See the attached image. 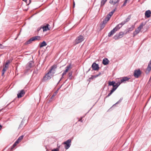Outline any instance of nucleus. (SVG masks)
<instances>
[{
    "label": "nucleus",
    "instance_id": "37998d69",
    "mask_svg": "<svg viewBox=\"0 0 151 151\" xmlns=\"http://www.w3.org/2000/svg\"><path fill=\"white\" fill-rule=\"evenodd\" d=\"M22 0L26 2V3L27 4V0ZM29 3L27 4V5H29L30 4V3L31 2V0H29Z\"/></svg>",
    "mask_w": 151,
    "mask_h": 151
},
{
    "label": "nucleus",
    "instance_id": "20e7f679",
    "mask_svg": "<svg viewBox=\"0 0 151 151\" xmlns=\"http://www.w3.org/2000/svg\"><path fill=\"white\" fill-rule=\"evenodd\" d=\"M83 40V36L80 35L78 36L74 42V44L76 45L81 42Z\"/></svg>",
    "mask_w": 151,
    "mask_h": 151
},
{
    "label": "nucleus",
    "instance_id": "b1692460",
    "mask_svg": "<svg viewBox=\"0 0 151 151\" xmlns=\"http://www.w3.org/2000/svg\"><path fill=\"white\" fill-rule=\"evenodd\" d=\"M115 83V82L114 81H109L108 83L109 86H112L113 87Z\"/></svg>",
    "mask_w": 151,
    "mask_h": 151
},
{
    "label": "nucleus",
    "instance_id": "4be33fe9",
    "mask_svg": "<svg viewBox=\"0 0 151 151\" xmlns=\"http://www.w3.org/2000/svg\"><path fill=\"white\" fill-rule=\"evenodd\" d=\"M119 1V0H111L110 1V3H112L113 5H115Z\"/></svg>",
    "mask_w": 151,
    "mask_h": 151
},
{
    "label": "nucleus",
    "instance_id": "79ce46f5",
    "mask_svg": "<svg viewBox=\"0 0 151 151\" xmlns=\"http://www.w3.org/2000/svg\"><path fill=\"white\" fill-rule=\"evenodd\" d=\"M94 78V75H92L91 77L89 78V80H92Z\"/></svg>",
    "mask_w": 151,
    "mask_h": 151
},
{
    "label": "nucleus",
    "instance_id": "dca6fc26",
    "mask_svg": "<svg viewBox=\"0 0 151 151\" xmlns=\"http://www.w3.org/2000/svg\"><path fill=\"white\" fill-rule=\"evenodd\" d=\"M151 14V12L150 10H148L146 11L145 12V16L147 18H149L150 17V14Z\"/></svg>",
    "mask_w": 151,
    "mask_h": 151
},
{
    "label": "nucleus",
    "instance_id": "f3484780",
    "mask_svg": "<svg viewBox=\"0 0 151 151\" xmlns=\"http://www.w3.org/2000/svg\"><path fill=\"white\" fill-rule=\"evenodd\" d=\"M141 30V29H140V27H138L133 32V36L134 37L138 34L140 32Z\"/></svg>",
    "mask_w": 151,
    "mask_h": 151
},
{
    "label": "nucleus",
    "instance_id": "6ab92c4d",
    "mask_svg": "<svg viewBox=\"0 0 151 151\" xmlns=\"http://www.w3.org/2000/svg\"><path fill=\"white\" fill-rule=\"evenodd\" d=\"M116 31L113 29L112 30L109 32V33L108 34V36L109 37H111L113 35Z\"/></svg>",
    "mask_w": 151,
    "mask_h": 151
},
{
    "label": "nucleus",
    "instance_id": "a211bd4d",
    "mask_svg": "<svg viewBox=\"0 0 151 151\" xmlns=\"http://www.w3.org/2000/svg\"><path fill=\"white\" fill-rule=\"evenodd\" d=\"M49 26V25L48 24H47L45 25L44 26L42 27L43 31L45 32L49 30L50 29L48 27Z\"/></svg>",
    "mask_w": 151,
    "mask_h": 151
},
{
    "label": "nucleus",
    "instance_id": "3c124183",
    "mask_svg": "<svg viewBox=\"0 0 151 151\" xmlns=\"http://www.w3.org/2000/svg\"><path fill=\"white\" fill-rule=\"evenodd\" d=\"M116 9V8H115V9H114L113 10H112L111 12H112V13L113 14V13H114V12L115 11V10Z\"/></svg>",
    "mask_w": 151,
    "mask_h": 151
},
{
    "label": "nucleus",
    "instance_id": "49530a36",
    "mask_svg": "<svg viewBox=\"0 0 151 151\" xmlns=\"http://www.w3.org/2000/svg\"><path fill=\"white\" fill-rule=\"evenodd\" d=\"M108 14L109 16H111V17L113 14L112 13V12H110Z\"/></svg>",
    "mask_w": 151,
    "mask_h": 151
},
{
    "label": "nucleus",
    "instance_id": "c756f323",
    "mask_svg": "<svg viewBox=\"0 0 151 151\" xmlns=\"http://www.w3.org/2000/svg\"><path fill=\"white\" fill-rule=\"evenodd\" d=\"M72 72H70L69 73L68 75H69V78L70 80H71L72 79V78L73 76H72Z\"/></svg>",
    "mask_w": 151,
    "mask_h": 151
},
{
    "label": "nucleus",
    "instance_id": "9b49d317",
    "mask_svg": "<svg viewBox=\"0 0 151 151\" xmlns=\"http://www.w3.org/2000/svg\"><path fill=\"white\" fill-rule=\"evenodd\" d=\"M71 67V65L70 64H69L67 66L65 67V70L64 71L63 73H62L63 76L65 75L66 73L68 72L69 69Z\"/></svg>",
    "mask_w": 151,
    "mask_h": 151
},
{
    "label": "nucleus",
    "instance_id": "bb28decb",
    "mask_svg": "<svg viewBox=\"0 0 151 151\" xmlns=\"http://www.w3.org/2000/svg\"><path fill=\"white\" fill-rule=\"evenodd\" d=\"M135 27L134 25H132L130 27H129L127 29L129 32H131L132 31Z\"/></svg>",
    "mask_w": 151,
    "mask_h": 151
},
{
    "label": "nucleus",
    "instance_id": "a19ab883",
    "mask_svg": "<svg viewBox=\"0 0 151 151\" xmlns=\"http://www.w3.org/2000/svg\"><path fill=\"white\" fill-rule=\"evenodd\" d=\"M10 104V103L8 104H7L5 107L4 108H2L1 109H0V112L2 110L4 109H5Z\"/></svg>",
    "mask_w": 151,
    "mask_h": 151
},
{
    "label": "nucleus",
    "instance_id": "aec40b11",
    "mask_svg": "<svg viewBox=\"0 0 151 151\" xmlns=\"http://www.w3.org/2000/svg\"><path fill=\"white\" fill-rule=\"evenodd\" d=\"M122 27V25L120 23L117 25L116 27L114 28V30L116 31H117L119 29Z\"/></svg>",
    "mask_w": 151,
    "mask_h": 151
},
{
    "label": "nucleus",
    "instance_id": "58836bf2",
    "mask_svg": "<svg viewBox=\"0 0 151 151\" xmlns=\"http://www.w3.org/2000/svg\"><path fill=\"white\" fill-rule=\"evenodd\" d=\"M7 68L4 67L2 69V72H5Z\"/></svg>",
    "mask_w": 151,
    "mask_h": 151
},
{
    "label": "nucleus",
    "instance_id": "4c0bfd02",
    "mask_svg": "<svg viewBox=\"0 0 151 151\" xmlns=\"http://www.w3.org/2000/svg\"><path fill=\"white\" fill-rule=\"evenodd\" d=\"M126 23V22L124 20L123 21H122L121 23H120V24H121L122 25V26L124 24Z\"/></svg>",
    "mask_w": 151,
    "mask_h": 151
},
{
    "label": "nucleus",
    "instance_id": "e433bc0d",
    "mask_svg": "<svg viewBox=\"0 0 151 151\" xmlns=\"http://www.w3.org/2000/svg\"><path fill=\"white\" fill-rule=\"evenodd\" d=\"M107 22L105 20H104L101 22V24L105 25Z\"/></svg>",
    "mask_w": 151,
    "mask_h": 151
},
{
    "label": "nucleus",
    "instance_id": "ddd939ff",
    "mask_svg": "<svg viewBox=\"0 0 151 151\" xmlns=\"http://www.w3.org/2000/svg\"><path fill=\"white\" fill-rule=\"evenodd\" d=\"M34 63L32 61H30L29 62L27 65V69L29 70L32 67V64Z\"/></svg>",
    "mask_w": 151,
    "mask_h": 151
},
{
    "label": "nucleus",
    "instance_id": "e2e57ef3",
    "mask_svg": "<svg viewBox=\"0 0 151 151\" xmlns=\"http://www.w3.org/2000/svg\"><path fill=\"white\" fill-rule=\"evenodd\" d=\"M63 85V84H62V85L60 87V88L58 89H60V88L62 87V86Z\"/></svg>",
    "mask_w": 151,
    "mask_h": 151
},
{
    "label": "nucleus",
    "instance_id": "c85d7f7f",
    "mask_svg": "<svg viewBox=\"0 0 151 151\" xmlns=\"http://www.w3.org/2000/svg\"><path fill=\"white\" fill-rule=\"evenodd\" d=\"M146 24V23H144V22H142L139 26L138 27H140V29H142V27L144 26Z\"/></svg>",
    "mask_w": 151,
    "mask_h": 151
},
{
    "label": "nucleus",
    "instance_id": "4468645a",
    "mask_svg": "<svg viewBox=\"0 0 151 151\" xmlns=\"http://www.w3.org/2000/svg\"><path fill=\"white\" fill-rule=\"evenodd\" d=\"M109 63V61L107 58H104L102 61V63L104 65H106Z\"/></svg>",
    "mask_w": 151,
    "mask_h": 151
},
{
    "label": "nucleus",
    "instance_id": "6e6d98bb",
    "mask_svg": "<svg viewBox=\"0 0 151 151\" xmlns=\"http://www.w3.org/2000/svg\"><path fill=\"white\" fill-rule=\"evenodd\" d=\"M4 73H5V72H2L1 76H3L4 74Z\"/></svg>",
    "mask_w": 151,
    "mask_h": 151
},
{
    "label": "nucleus",
    "instance_id": "72a5a7b5",
    "mask_svg": "<svg viewBox=\"0 0 151 151\" xmlns=\"http://www.w3.org/2000/svg\"><path fill=\"white\" fill-rule=\"evenodd\" d=\"M113 38L115 40H117L119 39V37H118V35H117V34H116V35H115L114 37H113Z\"/></svg>",
    "mask_w": 151,
    "mask_h": 151
},
{
    "label": "nucleus",
    "instance_id": "7ed1b4c3",
    "mask_svg": "<svg viewBox=\"0 0 151 151\" xmlns=\"http://www.w3.org/2000/svg\"><path fill=\"white\" fill-rule=\"evenodd\" d=\"M23 137L24 136L23 135L19 137L17 139L16 142H14V143L13 144V145L11 147V149L12 150L20 142H21V141L23 139Z\"/></svg>",
    "mask_w": 151,
    "mask_h": 151
},
{
    "label": "nucleus",
    "instance_id": "412c9836",
    "mask_svg": "<svg viewBox=\"0 0 151 151\" xmlns=\"http://www.w3.org/2000/svg\"><path fill=\"white\" fill-rule=\"evenodd\" d=\"M121 83L119 81L117 83H115V84H114V86H113V88H114L116 89L118 87V86L120 85V84Z\"/></svg>",
    "mask_w": 151,
    "mask_h": 151
},
{
    "label": "nucleus",
    "instance_id": "bf43d9fd",
    "mask_svg": "<svg viewBox=\"0 0 151 151\" xmlns=\"http://www.w3.org/2000/svg\"><path fill=\"white\" fill-rule=\"evenodd\" d=\"M75 2H74V1L73 2V7L74 8V7H75Z\"/></svg>",
    "mask_w": 151,
    "mask_h": 151
},
{
    "label": "nucleus",
    "instance_id": "cd10ccee",
    "mask_svg": "<svg viewBox=\"0 0 151 151\" xmlns=\"http://www.w3.org/2000/svg\"><path fill=\"white\" fill-rule=\"evenodd\" d=\"M24 119H23L22 121L20 124L19 125V128H22L23 126L24 122Z\"/></svg>",
    "mask_w": 151,
    "mask_h": 151
},
{
    "label": "nucleus",
    "instance_id": "c9c22d12",
    "mask_svg": "<svg viewBox=\"0 0 151 151\" xmlns=\"http://www.w3.org/2000/svg\"><path fill=\"white\" fill-rule=\"evenodd\" d=\"M116 90L113 87L111 90L110 91V92L112 93Z\"/></svg>",
    "mask_w": 151,
    "mask_h": 151
},
{
    "label": "nucleus",
    "instance_id": "9d476101",
    "mask_svg": "<svg viewBox=\"0 0 151 151\" xmlns=\"http://www.w3.org/2000/svg\"><path fill=\"white\" fill-rule=\"evenodd\" d=\"M57 65H54L52 66L51 67L50 69H51L52 68H53V69L51 71V73L52 74L51 75H52H52H54L55 74L56 69L57 68Z\"/></svg>",
    "mask_w": 151,
    "mask_h": 151
},
{
    "label": "nucleus",
    "instance_id": "39448f33",
    "mask_svg": "<svg viewBox=\"0 0 151 151\" xmlns=\"http://www.w3.org/2000/svg\"><path fill=\"white\" fill-rule=\"evenodd\" d=\"M71 140L70 139H69L63 142V144L65 145L64 147L66 150L68 149L71 146Z\"/></svg>",
    "mask_w": 151,
    "mask_h": 151
},
{
    "label": "nucleus",
    "instance_id": "c03bdc74",
    "mask_svg": "<svg viewBox=\"0 0 151 151\" xmlns=\"http://www.w3.org/2000/svg\"><path fill=\"white\" fill-rule=\"evenodd\" d=\"M112 93L110 92L106 96V98L109 97Z\"/></svg>",
    "mask_w": 151,
    "mask_h": 151
},
{
    "label": "nucleus",
    "instance_id": "393cba45",
    "mask_svg": "<svg viewBox=\"0 0 151 151\" xmlns=\"http://www.w3.org/2000/svg\"><path fill=\"white\" fill-rule=\"evenodd\" d=\"M10 62L11 61L10 60H7L6 62L4 67L6 68H8V66H9V65L10 63Z\"/></svg>",
    "mask_w": 151,
    "mask_h": 151
},
{
    "label": "nucleus",
    "instance_id": "69168bd1",
    "mask_svg": "<svg viewBox=\"0 0 151 151\" xmlns=\"http://www.w3.org/2000/svg\"><path fill=\"white\" fill-rule=\"evenodd\" d=\"M67 79H66L65 81L64 82V83H65L66 81H67Z\"/></svg>",
    "mask_w": 151,
    "mask_h": 151
},
{
    "label": "nucleus",
    "instance_id": "f03ea898",
    "mask_svg": "<svg viewBox=\"0 0 151 151\" xmlns=\"http://www.w3.org/2000/svg\"><path fill=\"white\" fill-rule=\"evenodd\" d=\"M53 68L51 69H50L48 72L46 74V75L43 77L42 80L43 81H45L47 80H49L51 78L52 76V75H50V73H51V71L53 69Z\"/></svg>",
    "mask_w": 151,
    "mask_h": 151
},
{
    "label": "nucleus",
    "instance_id": "f257e3e1",
    "mask_svg": "<svg viewBox=\"0 0 151 151\" xmlns=\"http://www.w3.org/2000/svg\"><path fill=\"white\" fill-rule=\"evenodd\" d=\"M40 39L41 37L40 36H36L32 37L28 41L26 42L25 43V44L26 45L29 44L31 43L32 41L36 40H39Z\"/></svg>",
    "mask_w": 151,
    "mask_h": 151
},
{
    "label": "nucleus",
    "instance_id": "1a4fd4ad",
    "mask_svg": "<svg viewBox=\"0 0 151 151\" xmlns=\"http://www.w3.org/2000/svg\"><path fill=\"white\" fill-rule=\"evenodd\" d=\"M130 79V78L128 77L127 76L123 77H122V79H121L120 82L122 83H124L125 81H128Z\"/></svg>",
    "mask_w": 151,
    "mask_h": 151
},
{
    "label": "nucleus",
    "instance_id": "5701e85b",
    "mask_svg": "<svg viewBox=\"0 0 151 151\" xmlns=\"http://www.w3.org/2000/svg\"><path fill=\"white\" fill-rule=\"evenodd\" d=\"M117 35H118L119 37V38H120L123 37V35H124V33L123 32H121L119 34H118Z\"/></svg>",
    "mask_w": 151,
    "mask_h": 151
},
{
    "label": "nucleus",
    "instance_id": "473e14b6",
    "mask_svg": "<svg viewBox=\"0 0 151 151\" xmlns=\"http://www.w3.org/2000/svg\"><path fill=\"white\" fill-rule=\"evenodd\" d=\"M123 97H121L120 99L116 103H115V104H114L113 106H114L116 104H118L119 103H120L122 101V100H123Z\"/></svg>",
    "mask_w": 151,
    "mask_h": 151
},
{
    "label": "nucleus",
    "instance_id": "603ef678",
    "mask_svg": "<svg viewBox=\"0 0 151 151\" xmlns=\"http://www.w3.org/2000/svg\"><path fill=\"white\" fill-rule=\"evenodd\" d=\"M101 74V72H100L99 73H98V74H97V75H98V76H99Z\"/></svg>",
    "mask_w": 151,
    "mask_h": 151
},
{
    "label": "nucleus",
    "instance_id": "680f3d73",
    "mask_svg": "<svg viewBox=\"0 0 151 151\" xmlns=\"http://www.w3.org/2000/svg\"><path fill=\"white\" fill-rule=\"evenodd\" d=\"M89 71L88 70L87 71H86V74H87Z\"/></svg>",
    "mask_w": 151,
    "mask_h": 151
},
{
    "label": "nucleus",
    "instance_id": "8fccbe9b",
    "mask_svg": "<svg viewBox=\"0 0 151 151\" xmlns=\"http://www.w3.org/2000/svg\"><path fill=\"white\" fill-rule=\"evenodd\" d=\"M108 18H107V17H106L105 18V19L104 20H105L107 22L109 20H108Z\"/></svg>",
    "mask_w": 151,
    "mask_h": 151
},
{
    "label": "nucleus",
    "instance_id": "423d86ee",
    "mask_svg": "<svg viewBox=\"0 0 151 151\" xmlns=\"http://www.w3.org/2000/svg\"><path fill=\"white\" fill-rule=\"evenodd\" d=\"M91 68H92V71L93 70H98L99 69L98 64H96L95 62H94L93 63Z\"/></svg>",
    "mask_w": 151,
    "mask_h": 151
},
{
    "label": "nucleus",
    "instance_id": "774afa93",
    "mask_svg": "<svg viewBox=\"0 0 151 151\" xmlns=\"http://www.w3.org/2000/svg\"><path fill=\"white\" fill-rule=\"evenodd\" d=\"M94 106V105H93V106H92L91 107V109H92V108L93 107V106Z\"/></svg>",
    "mask_w": 151,
    "mask_h": 151
},
{
    "label": "nucleus",
    "instance_id": "052dcab7",
    "mask_svg": "<svg viewBox=\"0 0 151 151\" xmlns=\"http://www.w3.org/2000/svg\"><path fill=\"white\" fill-rule=\"evenodd\" d=\"M63 78V74H62V76L60 79H61Z\"/></svg>",
    "mask_w": 151,
    "mask_h": 151
},
{
    "label": "nucleus",
    "instance_id": "864d4df0",
    "mask_svg": "<svg viewBox=\"0 0 151 151\" xmlns=\"http://www.w3.org/2000/svg\"><path fill=\"white\" fill-rule=\"evenodd\" d=\"M78 121L80 122H83V120H82V118H81V119L79 120Z\"/></svg>",
    "mask_w": 151,
    "mask_h": 151
},
{
    "label": "nucleus",
    "instance_id": "338daca9",
    "mask_svg": "<svg viewBox=\"0 0 151 151\" xmlns=\"http://www.w3.org/2000/svg\"><path fill=\"white\" fill-rule=\"evenodd\" d=\"M94 106V105H93V106H92L91 107V109H92V108L93 107V106Z\"/></svg>",
    "mask_w": 151,
    "mask_h": 151
},
{
    "label": "nucleus",
    "instance_id": "4d7b16f0",
    "mask_svg": "<svg viewBox=\"0 0 151 151\" xmlns=\"http://www.w3.org/2000/svg\"><path fill=\"white\" fill-rule=\"evenodd\" d=\"M61 80V79H60V80L58 82V83H57V84H58L60 82V81Z\"/></svg>",
    "mask_w": 151,
    "mask_h": 151
},
{
    "label": "nucleus",
    "instance_id": "2f4dec72",
    "mask_svg": "<svg viewBox=\"0 0 151 151\" xmlns=\"http://www.w3.org/2000/svg\"><path fill=\"white\" fill-rule=\"evenodd\" d=\"M123 97H121L120 99L116 103H115V104H114L113 106H114L116 104H118L119 103H120L122 101V100H123Z\"/></svg>",
    "mask_w": 151,
    "mask_h": 151
},
{
    "label": "nucleus",
    "instance_id": "0e129e2a",
    "mask_svg": "<svg viewBox=\"0 0 151 151\" xmlns=\"http://www.w3.org/2000/svg\"><path fill=\"white\" fill-rule=\"evenodd\" d=\"M54 96H55V95H53L52 96V97H51V98H52V97H54Z\"/></svg>",
    "mask_w": 151,
    "mask_h": 151
},
{
    "label": "nucleus",
    "instance_id": "a878e982",
    "mask_svg": "<svg viewBox=\"0 0 151 151\" xmlns=\"http://www.w3.org/2000/svg\"><path fill=\"white\" fill-rule=\"evenodd\" d=\"M107 0H101V6H103L107 1Z\"/></svg>",
    "mask_w": 151,
    "mask_h": 151
},
{
    "label": "nucleus",
    "instance_id": "ea45409f",
    "mask_svg": "<svg viewBox=\"0 0 151 151\" xmlns=\"http://www.w3.org/2000/svg\"><path fill=\"white\" fill-rule=\"evenodd\" d=\"M128 0H125V1L124 2L122 6H124L126 5V4L127 3V2Z\"/></svg>",
    "mask_w": 151,
    "mask_h": 151
},
{
    "label": "nucleus",
    "instance_id": "7c9ffc66",
    "mask_svg": "<svg viewBox=\"0 0 151 151\" xmlns=\"http://www.w3.org/2000/svg\"><path fill=\"white\" fill-rule=\"evenodd\" d=\"M131 18V15H129V16H128V17L125 20L126 22H129V21Z\"/></svg>",
    "mask_w": 151,
    "mask_h": 151
},
{
    "label": "nucleus",
    "instance_id": "0eeeda50",
    "mask_svg": "<svg viewBox=\"0 0 151 151\" xmlns=\"http://www.w3.org/2000/svg\"><path fill=\"white\" fill-rule=\"evenodd\" d=\"M142 73V72L139 69L136 70L134 71V76L136 78H138Z\"/></svg>",
    "mask_w": 151,
    "mask_h": 151
},
{
    "label": "nucleus",
    "instance_id": "2eb2a0df",
    "mask_svg": "<svg viewBox=\"0 0 151 151\" xmlns=\"http://www.w3.org/2000/svg\"><path fill=\"white\" fill-rule=\"evenodd\" d=\"M47 45V43L44 41H43L41 43H40L39 44L40 48H41Z\"/></svg>",
    "mask_w": 151,
    "mask_h": 151
},
{
    "label": "nucleus",
    "instance_id": "f704fd0d",
    "mask_svg": "<svg viewBox=\"0 0 151 151\" xmlns=\"http://www.w3.org/2000/svg\"><path fill=\"white\" fill-rule=\"evenodd\" d=\"M105 25L104 24H101L100 26V29H103L104 27H105Z\"/></svg>",
    "mask_w": 151,
    "mask_h": 151
},
{
    "label": "nucleus",
    "instance_id": "13d9d810",
    "mask_svg": "<svg viewBox=\"0 0 151 151\" xmlns=\"http://www.w3.org/2000/svg\"><path fill=\"white\" fill-rule=\"evenodd\" d=\"M91 67L88 70L89 71L90 70H91V71H92V70H91Z\"/></svg>",
    "mask_w": 151,
    "mask_h": 151
},
{
    "label": "nucleus",
    "instance_id": "de8ad7c7",
    "mask_svg": "<svg viewBox=\"0 0 151 151\" xmlns=\"http://www.w3.org/2000/svg\"><path fill=\"white\" fill-rule=\"evenodd\" d=\"M106 17H107V18H108V20H109L110 19V18H111V16H109V14H108L107 15V16H106Z\"/></svg>",
    "mask_w": 151,
    "mask_h": 151
},
{
    "label": "nucleus",
    "instance_id": "f8f14e48",
    "mask_svg": "<svg viewBox=\"0 0 151 151\" xmlns=\"http://www.w3.org/2000/svg\"><path fill=\"white\" fill-rule=\"evenodd\" d=\"M151 70V65L148 64L147 67L145 71V73L147 74H148L150 71Z\"/></svg>",
    "mask_w": 151,
    "mask_h": 151
},
{
    "label": "nucleus",
    "instance_id": "09e8293b",
    "mask_svg": "<svg viewBox=\"0 0 151 151\" xmlns=\"http://www.w3.org/2000/svg\"><path fill=\"white\" fill-rule=\"evenodd\" d=\"M4 48V46L1 44H0V48L3 49Z\"/></svg>",
    "mask_w": 151,
    "mask_h": 151
},
{
    "label": "nucleus",
    "instance_id": "a18cd8bd",
    "mask_svg": "<svg viewBox=\"0 0 151 151\" xmlns=\"http://www.w3.org/2000/svg\"><path fill=\"white\" fill-rule=\"evenodd\" d=\"M125 32H126L125 33H124V35H126L127 33L129 32L127 29H126Z\"/></svg>",
    "mask_w": 151,
    "mask_h": 151
},
{
    "label": "nucleus",
    "instance_id": "6e6552de",
    "mask_svg": "<svg viewBox=\"0 0 151 151\" xmlns=\"http://www.w3.org/2000/svg\"><path fill=\"white\" fill-rule=\"evenodd\" d=\"M25 93V92L24 90L23 89L21 91H20L19 92H18V93L17 94V97L18 98H20L24 96Z\"/></svg>",
    "mask_w": 151,
    "mask_h": 151
},
{
    "label": "nucleus",
    "instance_id": "5fc2aeb1",
    "mask_svg": "<svg viewBox=\"0 0 151 151\" xmlns=\"http://www.w3.org/2000/svg\"><path fill=\"white\" fill-rule=\"evenodd\" d=\"M94 78H96L98 76L97 75H96L94 76Z\"/></svg>",
    "mask_w": 151,
    "mask_h": 151
}]
</instances>
